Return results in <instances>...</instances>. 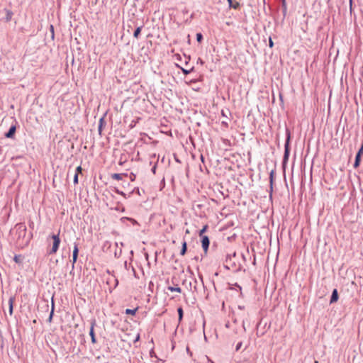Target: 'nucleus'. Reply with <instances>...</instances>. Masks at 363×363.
Returning <instances> with one entry per match:
<instances>
[{
	"instance_id": "1",
	"label": "nucleus",
	"mask_w": 363,
	"mask_h": 363,
	"mask_svg": "<svg viewBox=\"0 0 363 363\" xmlns=\"http://www.w3.org/2000/svg\"><path fill=\"white\" fill-rule=\"evenodd\" d=\"M15 230L18 236V240H22V244L28 245L30 240V237L27 236V228L24 223H20L15 225Z\"/></svg>"
},
{
	"instance_id": "2",
	"label": "nucleus",
	"mask_w": 363,
	"mask_h": 363,
	"mask_svg": "<svg viewBox=\"0 0 363 363\" xmlns=\"http://www.w3.org/2000/svg\"><path fill=\"white\" fill-rule=\"evenodd\" d=\"M51 238L53 240V243L52 248L48 251V255L55 254L58 250L60 244V238L59 233L57 235H52Z\"/></svg>"
},
{
	"instance_id": "3",
	"label": "nucleus",
	"mask_w": 363,
	"mask_h": 363,
	"mask_svg": "<svg viewBox=\"0 0 363 363\" xmlns=\"http://www.w3.org/2000/svg\"><path fill=\"white\" fill-rule=\"evenodd\" d=\"M289 141H290V131L286 129V140L284 145V161H286L289 156Z\"/></svg>"
},
{
	"instance_id": "4",
	"label": "nucleus",
	"mask_w": 363,
	"mask_h": 363,
	"mask_svg": "<svg viewBox=\"0 0 363 363\" xmlns=\"http://www.w3.org/2000/svg\"><path fill=\"white\" fill-rule=\"evenodd\" d=\"M209 243H210V241H209L208 237L206 235L202 236L201 245H202V247L205 252H207L208 247H209Z\"/></svg>"
},
{
	"instance_id": "5",
	"label": "nucleus",
	"mask_w": 363,
	"mask_h": 363,
	"mask_svg": "<svg viewBox=\"0 0 363 363\" xmlns=\"http://www.w3.org/2000/svg\"><path fill=\"white\" fill-rule=\"evenodd\" d=\"M95 325H96L95 320L92 321L91 324L90 331H89V335L91 336L92 343L96 342V337H95V334H94V330Z\"/></svg>"
},
{
	"instance_id": "6",
	"label": "nucleus",
	"mask_w": 363,
	"mask_h": 363,
	"mask_svg": "<svg viewBox=\"0 0 363 363\" xmlns=\"http://www.w3.org/2000/svg\"><path fill=\"white\" fill-rule=\"evenodd\" d=\"M14 301H15V297L11 296L9 299V312L10 315H12V314H13Z\"/></svg>"
},
{
	"instance_id": "7",
	"label": "nucleus",
	"mask_w": 363,
	"mask_h": 363,
	"mask_svg": "<svg viewBox=\"0 0 363 363\" xmlns=\"http://www.w3.org/2000/svg\"><path fill=\"white\" fill-rule=\"evenodd\" d=\"M338 300V293L337 289H334L332 293V296L330 298V303H335Z\"/></svg>"
},
{
	"instance_id": "8",
	"label": "nucleus",
	"mask_w": 363,
	"mask_h": 363,
	"mask_svg": "<svg viewBox=\"0 0 363 363\" xmlns=\"http://www.w3.org/2000/svg\"><path fill=\"white\" fill-rule=\"evenodd\" d=\"M5 12H6L5 20L6 22H9L11 20L13 13L11 10H9V9H5Z\"/></svg>"
},
{
	"instance_id": "9",
	"label": "nucleus",
	"mask_w": 363,
	"mask_h": 363,
	"mask_svg": "<svg viewBox=\"0 0 363 363\" xmlns=\"http://www.w3.org/2000/svg\"><path fill=\"white\" fill-rule=\"evenodd\" d=\"M123 176H127V174L114 173L111 175V178L116 180H121Z\"/></svg>"
},
{
	"instance_id": "10",
	"label": "nucleus",
	"mask_w": 363,
	"mask_h": 363,
	"mask_svg": "<svg viewBox=\"0 0 363 363\" xmlns=\"http://www.w3.org/2000/svg\"><path fill=\"white\" fill-rule=\"evenodd\" d=\"M16 131V127L15 126H11L9 129V130L8 131V133H6V138H11L14 133Z\"/></svg>"
},
{
	"instance_id": "11",
	"label": "nucleus",
	"mask_w": 363,
	"mask_h": 363,
	"mask_svg": "<svg viewBox=\"0 0 363 363\" xmlns=\"http://www.w3.org/2000/svg\"><path fill=\"white\" fill-rule=\"evenodd\" d=\"M54 309H55V304H54V301L53 300H52V308H51V312L50 313V315H49V318H48V322L49 323H51L52 322V317H53V314H54Z\"/></svg>"
},
{
	"instance_id": "12",
	"label": "nucleus",
	"mask_w": 363,
	"mask_h": 363,
	"mask_svg": "<svg viewBox=\"0 0 363 363\" xmlns=\"http://www.w3.org/2000/svg\"><path fill=\"white\" fill-rule=\"evenodd\" d=\"M168 290L172 291V292H179L180 293L182 291V289L179 286H168Z\"/></svg>"
},
{
	"instance_id": "13",
	"label": "nucleus",
	"mask_w": 363,
	"mask_h": 363,
	"mask_svg": "<svg viewBox=\"0 0 363 363\" xmlns=\"http://www.w3.org/2000/svg\"><path fill=\"white\" fill-rule=\"evenodd\" d=\"M13 260L15 262L20 264L23 261V257L21 255H16L13 257Z\"/></svg>"
},
{
	"instance_id": "14",
	"label": "nucleus",
	"mask_w": 363,
	"mask_h": 363,
	"mask_svg": "<svg viewBox=\"0 0 363 363\" xmlns=\"http://www.w3.org/2000/svg\"><path fill=\"white\" fill-rule=\"evenodd\" d=\"M360 157H361V155H359L357 153L355 157V161H354V167H357L359 166V162H360Z\"/></svg>"
},
{
	"instance_id": "15",
	"label": "nucleus",
	"mask_w": 363,
	"mask_h": 363,
	"mask_svg": "<svg viewBox=\"0 0 363 363\" xmlns=\"http://www.w3.org/2000/svg\"><path fill=\"white\" fill-rule=\"evenodd\" d=\"M141 30H142V26H139V27H138V28L135 29V32H134V33H133V36H134V38H138L139 35H140V32H141Z\"/></svg>"
},
{
	"instance_id": "16",
	"label": "nucleus",
	"mask_w": 363,
	"mask_h": 363,
	"mask_svg": "<svg viewBox=\"0 0 363 363\" xmlns=\"http://www.w3.org/2000/svg\"><path fill=\"white\" fill-rule=\"evenodd\" d=\"M186 252V242L184 241L182 243V250H181V252H180V255H184Z\"/></svg>"
},
{
	"instance_id": "17",
	"label": "nucleus",
	"mask_w": 363,
	"mask_h": 363,
	"mask_svg": "<svg viewBox=\"0 0 363 363\" xmlns=\"http://www.w3.org/2000/svg\"><path fill=\"white\" fill-rule=\"evenodd\" d=\"M78 252V245L77 244H74L72 256H74L75 258H77Z\"/></svg>"
},
{
	"instance_id": "18",
	"label": "nucleus",
	"mask_w": 363,
	"mask_h": 363,
	"mask_svg": "<svg viewBox=\"0 0 363 363\" xmlns=\"http://www.w3.org/2000/svg\"><path fill=\"white\" fill-rule=\"evenodd\" d=\"M178 315H179V321L180 322L183 318V309L182 307H179L177 309Z\"/></svg>"
},
{
	"instance_id": "19",
	"label": "nucleus",
	"mask_w": 363,
	"mask_h": 363,
	"mask_svg": "<svg viewBox=\"0 0 363 363\" xmlns=\"http://www.w3.org/2000/svg\"><path fill=\"white\" fill-rule=\"evenodd\" d=\"M138 308H135V309H126L125 310V313L126 314H130V315H135L136 311H137Z\"/></svg>"
},
{
	"instance_id": "20",
	"label": "nucleus",
	"mask_w": 363,
	"mask_h": 363,
	"mask_svg": "<svg viewBox=\"0 0 363 363\" xmlns=\"http://www.w3.org/2000/svg\"><path fill=\"white\" fill-rule=\"evenodd\" d=\"M269 180H270V188L272 189L273 186V180H274V171H271L270 175H269Z\"/></svg>"
},
{
	"instance_id": "21",
	"label": "nucleus",
	"mask_w": 363,
	"mask_h": 363,
	"mask_svg": "<svg viewBox=\"0 0 363 363\" xmlns=\"http://www.w3.org/2000/svg\"><path fill=\"white\" fill-rule=\"evenodd\" d=\"M207 228H208V225H204L203 227V228L199 231V236H201V237L203 236V234L206 231Z\"/></svg>"
},
{
	"instance_id": "22",
	"label": "nucleus",
	"mask_w": 363,
	"mask_h": 363,
	"mask_svg": "<svg viewBox=\"0 0 363 363\" xmlns=\"http://www.w3.org/2000/svg\"><path fill=\"white\" fill-rule=\"evenodd\" d=\"M196 40L199 43H201V40H203V35L201 33H198L196 34Z\"/></svg>"
},
{
	"instance_id": "23",
	"label": "nucleus",
	"mask_w": 363,
	"mask_h": 363,
	"mask_svg": "<svg viewBox=\"0 0 363 363\" xmlns=\"http://www.w3.org/2000/svg\"><path fill=\"white\" fill-rule=\"evenodd\" d=\"M82 167L81 166H78L76 168L75 174H77V175H79V174L82 172Z\"/></svg>"
},
{
	"instance_id": "24",
	"label": "nucleus",
	"mask_w": 363,
	"mask_h": 363,
	"mask_svg": "<svg viewBox=\"0 0 363 363\" xmlns=\"http://www.w3.org/2000/svg\"><path fill=\"white\" fill-rule=\"evenodd\" d=\"M104 121V118H101L99 121V131L101 133V128H102V123Z\"/></svg>"
},
{
	"instance_id": "25",
	"label": "nucleus",
	"mask_w": 363,
	"mask_h": 363,
	"mask_svg": "<svg viewBox=\"0 0 363 363\" xmlns=\"http://www.w3.org/2000/svg\"><path fill=\"white\" fill-rule=\"evenodd\" d=\"M242 345V342H239L235 347V350L238 351L241 348Z\"/></svg>"
},
{
	"instance_id": "26",
	"label": "nucleus",
	"mask_w": 363,
	"mask_h": 363,
	"mask_svg": "<svg viewBox=\"0 0 363 363\" xmlns=\"http://www.w3.org/2000/svg\"><path fill=\"white\" fill-rule=\"evenodd\" d=\"M182 70L184 74H188L191 72L192 69H185L182 68Z\"/></svg>"
},
{
	"instance_id": "27",
	"label": "nucleus",
	"mask_w": 363,
	"mask_h": 363,
	"mask_svg": "<svg viewBox=\"0 0 363 363\" xmlns=\"http://www.w3.org/2000/svg\"><path fill=\"white\" fill-rule=\"evenodd\" d=\"M73 182H74V184H75L78 183V175H77V174H74Z\"/></svg>"
},
{
	"instance_id": "28",
	"label": "nucleus",
	"mask_w": 363,
	"mask_h": 363,
	"mask_svg": "<svg viewBox=\"0 0 363 363\" xmlns=\"http://www.w3.org/2000/svg\"><path fill=\"white\" fill-rule=\"evenodd\" d=\"M116 192L118 194H120V195H121V196H124V197H125V194L123 191H120V190H118V189H116Z\"/></svg>"
},
{
	"instance_id": "29",
	"label": "nucleus",
	"mask_w": 363,
	"mask_h": 363,
	"mask_svg": "<svg viewBox=\"0 0 363 363\" xmlns=\"http://www.w3.org/2000/svg\"><path fill=\"white\" fill-rule=\"evenodd\" d=\"M359 155H362L363 154V143L362 144V146L360 147V149L359 150L358 152H357Z\"/></svg>"
},
{
	"instance_id": "30",
	"label": "nucleus",
	"mask_w": 363,
	"mask_h": 363,
	"mask_svg": "<svg viewBox=\"0 0 363 363\" xmlns=\"http://www.w3.org/2000/svg\"><path fill=\"white\" fill-rule=\"evenodd\" d=\"M50 32L52 33V37H54V27L52 25L50 26Z\"/></svg>"
},
{
	"instance_id": "31",
	"label": "nucleus",
	"mask_w": 363,
	"mask_h": 363,
	"mask_svg": "<svg viewBox=\"0 0 363 363\" xmlns=\"http://www.w3.org/2000/svg\"><path fill=\"white\" fill-rule=\"evenodd\" d=\"M269 45L270 48H272L273 45H274V43H273V41H272V38H269Z\"/></svg>"
},
{
	"instance_id": "32",
	"label": "nucleus",
	"mask_w": 363,
	"mask_h": 363,
	"mask_svg": "<svg viewBox=\"0 0 363 363\" xmlns=\"http://www.w3.org/2000/svg\"><path fill=\"white\" fill-rule=\"evenodd\" d=\"M130 177L131 181H134L135 179V175L132 173L130 174Z\"/></svg>"
},
{
	"instance_id": "33",
	"label": "nucleus",
	"mask_w": 363,
	"mask_h": 363,
	"mask_svg": "<svg viewBox=\"0 0 363 363\" xmlns=\"http://www.w3.org/2000/svg\"><path fill=\"white\" fill-rule=\"evenodd\" d=\"M77 258H75L74 256H72V262L73 264L76 262Z\"/></svg>"
},
{
	"instance_id": "34",
	"label": "nucleus",
	"mask_w": 363,
	"mask_h": 363,
	"mask_svg": "<svg viewBox=\"0 0 363 363\" xmlns=\"http://www.w3.org/2000/svg\"><path fill=\"white\" fill-rule=\"evenodd\" d=\"M155 171H156V167L155 166V167H152V172L155 174Z\"/></svg>"
},
{
	"instance_id": "35",
	"label": "nucleus",
	"mask_w": 363,
	"mask_h": 363,
	"mask_svg": "<svg viewBox=\"0 0 363 363\" xmlns=\"http://www.w3.org/2000/svg\"><path fill=\"white\" fill-rule=\"evenodd\" d=\"M139 338H140V335H139V334H138V335H137V337H135V341H138V340H139Z\"/></svg>"
},
{
	"instance_id": "36",
	"label": "nucleus",
	"mask_w": 363,
	"mask_h": 363,
	"mask_svg": "<svg viewBox=\"0 0 363 363\" xmlns=\"http://www.w3.org/2000/svg\"><path fill=\"white\" fill-rule=\"evenodd\" d=\"M229 4L231 6V4H232V0H228Z\"/></svg>"
},
{
	"instance_id": "37",
	"label": "nucleus",
	"mask_w": 363,
	"mask_h": 363,
	"mask_svg": "<svg viewBox=\"0 0 363 363\" xmlns=\"http://www.w3.org/2000/svg\"><path fill=\"white\" fill-rule=\"evenodd\" d=\"M130 220H132L133 222L135 223V220H133V218H130Z\"/></svg>"
},
{
	"instance_id": "38",
	"label": "nucleus",
	"mask_w": 363,
	"mask_h": 363,
	"mask_svg": "<svg viewBox=\"0 0 363 363\" xmlns=\"http://www.w3.org/2000/svg\"><path fill=\"white\" fill-rule=\"evenodd\" d=\"M239 308H240V309H243V308H244V307H242V306H239Z\"/></svg>"
},
{
	"instance_id": "39",
	"label": "nucleus",
	"mask_w": 363,
	"mask_h": 363,
	"mask_svg": "<svg viewBox=\"0 0 363 363\" xmlns=\"http://www.w3.org/2000/svg\"><path fill=\"white\" fill-rule=\"evenodd\" d=\"M352 0H350V5L352 4Z\"/></svg>"
}]
</instances>
